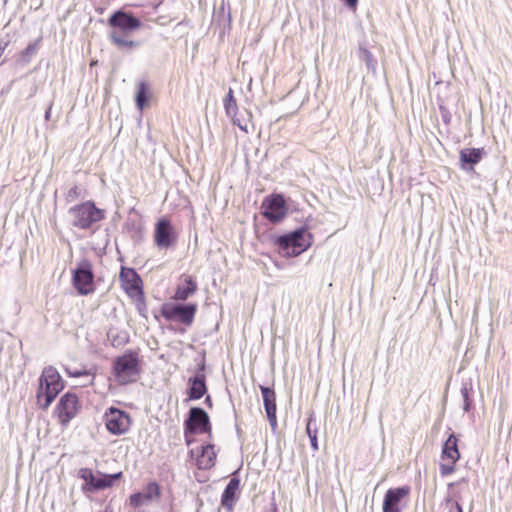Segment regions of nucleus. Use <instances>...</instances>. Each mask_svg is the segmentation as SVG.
I'll return each instance as SVG.
<instances>
[{"label":"nucleus","mask_w":512,"mask_h":512,"mask_svg":"<svg viewBox=\"0 0 512 512\" xmlns=\"http://www.w3.org/2000/svg\"><path fill=\"white\" fill-rule=\"evenodd\" d=\"M274 243L282 257H296L312 245V236L306 228L301 227L276 237Z\"/></svg>","instance_id":"1"},{"label":"nucleus","mask_w":512,"mask_h":512,"mask_svg":"<svg viewBox=\"0 0 512 512\" xmlns=\"http://www.w3.org/2000/svg\"><path fill=\"white\" fill-rule=\"evenodd\" d=\"M63 387L58 371L52 366L45 367L39 378V388L36 395L39 407L46 410Z\"/></svg>","instance_id":"2"},{"label":"nucleus","mask_w":512,"mask_h":512,"mask_svg":"<svg viewBox=\"0 0 512 512\" xmlns=\"http://www.w3.org/2000/svg\"><path fill=\"white\" fill-rule=\"evenodd\" d=\"M68 214L72 218V226L82 230L93 229L94 224L105 218V211L97 208L92 201H86L71 207Z\"/></svg>","instance_id":"3"},{"label":"nucleus","mask_w":512,"mask_h":512,"mask_svg":"<svg viewBox=\"0 0 512 512\" xmlns=\"http://www.w3.org/2000/svg\"><path fill=\"white\" fill-rule=\"evenodd\" d=\"M113 374L116 382L120 385L135 382L140 374L137 354L129 352L116 357L113 362Z\"/></svg>","instance_id":"4"},{"label":"nucleus","mask_w":512,"mask_h":512,"mask_svg":"<svg viewBox=\"0 0 512 512\" xmlns=\"http://www.w3.org/2000/svg\"><path fill=\"white\" fill-rule=\"evenodd\" d=\"M197 312L196 303H169L161 308V315L168 321H178L186 326H191Z\"/></svg>","instance_id":"5"},{"label":"nucleus","mask_w":512,"mask_h":512,"mask_svg":"<svg viewBox=\"0 0 512 512\" xmlns=\"http://www.w3.org/2000/svg\"><path fill=\"white\" fill-rule=\"evenodd\" d=\"M107 430L113 435H122L129 431L132 419L130 415L116 407H110L104 414Z\"/></svg>","instance_id":"6"},{"label":"nucleus","mask_w":512,"mask_h":512,"mask_svg":"<svg viewBox=\"0 0 512 512\" xmlns=\"http://www.w3.org/2000/svg\"><path fill=\"white\" fill-rule=\"evenodd\" d=\"M72 281L80 295H88L94 292V273L89 261H82L73 271Z\"/></svg>","instance_id":"7"},{"label":"nucleus","mask_w":512,"mask_h":512,"mask_svg":"<svg viewBox=\"0 0 512 512\" xmlns=\"http://www.w3.org/2000/svg\"><path fill=\"white\" fill-rule=\"evenodd\" d=\"M185 435L202 434L211 432V423L207 412L200 407H192L189 410L188 417L184 422Z\"/></svg>","instance_id":"8"},{"label":"nucleus","mask_w":512,"mask_h":512,"mask_svg":"<svg viewBox=\"0 0 512 512\" xmlns=\"http://www.w3.org/2000/svg\"><path fill=\"white\" fill-rule=\"evenodd\" d=\"M154 243L159 249H168L177 243V233L166 218L159 219L154 228Z\"/></svg>","instance_id":"9"},{"label":"nucleus","mask_w":512,"mask_h":512,"mask_svg":"<svg viewBox=\"0 0 512 512\" xmlns=\"http://www.w3.org/2000/svg\"><path fill=\"white\" fill-rule=\"evenodd\" d=\"M79 408V400L75 394L67 392L62 395L55 410L61 425L67 426L76 417Z\"/></svg>","instance_id":"10"},{"label":"nucleus","mask_w":512,"mask_h":512,"mask_svg":"<svg viewBox=\"0 0 512 512\" xmlns=\"http://www.w3.org/2000/svg\"><path fill=\"white\" fill-rule=\"evenodd\" d=\"M263 216L271 222L281 221L287 214L288 208L282 195L267 197L262 204Z\"/></svg>","instance_id":"11"},{"label":"nucleus","mask_w":512,"mask_h":512,"mask_svg":"<svg viewBox=\"0 0 512 512\" xmlns=\"http://www.w3.org/2000/svg\"><path fill=\"white\" fill-rule=\"evenodd\" d=\"M108 24L112 30L132 33L140 28L141 21L131 13L117 10L109 17Z\"/></svg>","instance_id":"12"},{"label":"nucleus","mask_w":512,"mask_h":512,"mask_svg":"<svg viewBox=\"0 0 512 512\" xmlns=\"http://www.w3.org/2000/svg\"><path fill=\"white\" fill-rule=\"evenodd\" d=\"M409 493L410 487L406 485L388 489L383 500V512H401L402 501L409 495Z\"/></svg>","instance_id":"13"},{"label":"nucleus","mask_w":512,"mask_h":512,"mask_svg":"<svg viewBox=\"0 0 512 512\" xmlns=\"http://www.w3.org/2000/svg\"><path fill=\"white\" fill-rule=\"evenodd\" d=\"M119 280L121 287L128 294L141 293V278L133 268L122 267Z\"/></svg>","instance_id":"14"},{"label":"nucleus","mask_w":512,"mask_h":512,"mask_svg":"<svg viewBox=\"0 0 512 512\" xmlns=\"http://www.w3.org/2000/svg\"><path fill=\"white\" fill-rule=\"evenodd\" d=\"M261 394L263 397V403L265 412L273 430L277 428V416H276V395L275 391L266 386H260Z\"/></svg>","instance_id":"15"},{"label":"nucleus","mask_w":512,"mask_h":512,"mask_svg":"<svg viewBox=\"0 0 512 512\" xmlns=\"http://www.w3.org/2000/svg\"><path fill=\"white\" fill-rule=\"evenodd\" d=\"M196 291V281L191 276L182 275L173 298L178 301H185Z\"/></svg>","instance_id":"16"},{"label":"nucleus","mask_w":512,"mask_h":512,"mask_svg":"<svg viewBox=\"0 0 512 512\" xmlns=\"http://www.w3.org/2000/svg\"><path fill=\"white\" fill-rule=\"evenodd\" d=\"M188 396L190 400H198L207 392L206 377L204 373L195 374L188 381Z\"/></svg>","instance_id":"17"},{"label":"nucleus","mask_w":512,"mask_h":512,"mask_svg":"<svg viewBox=\"0 0 512 512\" xmlns=\"http://www.w3.org/2000/svg\"><path fill=\"white\" fill-rule=\"evenodd\" d=\"M483 149L465 148L460 151L461 168L467 171L473 170V166L482 159Z\"/></svg>","instance_id":"18"},{"label":"nucleus","mask_w":512,"mask_h":512,"mask_svg":"<svg viewBox=\"0 0 512 512\" xmlns=\"http://www.w3.org/2000/svg\"><path fill=\"white\" fill-rule=\"evenodd\" d=\"M459 458L458 440L454 434H451L443 444L442 461H452V463H456Z\"/></svg>","instance_id":"19"},{"label":"nucleus","mask_w":512,"mask_h":512,"mask_svg":"<svg viewBox=\"0 0 512 512\" xmlns=\"http://www.w3.org/2000/svg\"><path fill=\"white\" fill-rule=\"evenodd\" d=\"M240 480L236 477H233L229 480L228 484L226 485L222 497H221V504L223 507L231 509L234 505L236 492L239 489Z\"/></svg>","instance_id":"20"},{"label":"nucleus","mask_w":512,"mask_h":512,"mask_svg":"<svg viewBox=\"0 0 512 512\" xmlns=\"http://www.w3.org/2000/svg\"><path fill=\"white\" fill-rule=\"evenodd\" d=\"M111 42L121 51L131 52L140 46L139 41L121 39L116 32H109Z\"/></svg>","instance_id":"21"},{"label":"nucleus","mask_w":512,"mask_h":512,"mask_svg":"<svg viewBox=\"0 0 512 512\" xmlns=\"http://www.w3.org/2000/svg\"><path fill=\"white\" fill-rule=\"evenodd\" d=\"M136 106L139 110H143L149 102V90L148 85L145 82H140L138 85L136 97Z\"/></svg>","instance_id":"22"},{"label":"nucleus","mask_w":512,"mask_h":512,"mask_svg":"<svg viewBox=\"0 0 512 512\" xmlns=\"http://www.w3.org/2000/svg\"><path fill=\"white\" fill-rule=\"evenodd\" d=\"M216 457V454L214 452V446L213 445H207L203 447L202 449V455L201 460H199L200 465L204 467H209L214 464V459Z\"/></svg>","instance_id":"23"},{"label":"nucleus","mask_w":512,"mask_h":512,"mask_svg":"<svg viewBox=\"0 0 512 512\" xmlns=\"http://www.w3.org/2000/svg\"><path fill=\"white\" fill-rule=\"evenodd\" d=\"M224 108L228 116H234L237 112V103L233 95V90L230 88L226 97L224 98Z\"/></svg>","instance_id":"24"},{"label":"nucleus","mask_w":512,"mask_h":512,"mask_svg":"<svg viewBox=\"0 0 512 512\" xmlns=\"http://www.w3.org/2000/svg\"><path fill=\"white\" fill-rule=\"evenodd\" d=\"M360 59L365 62L368 70L375 71L376 68V60L374 59L372 53L366 48H360Z\"/></svg>","instance_id":"25"},{"label":"nucleus","mask_w":512,"mask_h":512,"mask_svg":"<svg viewBox=\"0 0 512 512\" xmlns=\"http://www.w3.org/2000/svg\"><path fill=\"white\" fill-rule=\"evenodd\" d=\"M146 500H152L155 497L160 496V487L156 482H150L143 494Z\"/></svg>","instance_id":"26"},{"label":"nucleus","mask_w":512,"mask_h":512,"mask_svg":"<svg viewBox=\"0 0 512 512\" xmlns=\"http://www.w3.org/2000/svg\"><path fill=\"white\" fill-rule=\"evenodd\" d=\"M111 487V481L106 477V474H103L101 477H95L92 488L90 490H101Z\"/></svg>","instance_id":"27"},{"label":"nucleus","mask_w":512,"mask_h":512,"mask_svg":"<svg viewBox=\"0 0 512 512\" xmlns=\"http://www.w3.org/2000/svg\"><path fill=\"white\" fill-rule=\"evenodd\" d=\"M471 388H468L467 385H463L461 388V395L463 398V410L465 412H469L472 408V399L470 398L469 392Z\"/></svg>","instance_id":"28"},{"label":"nucleus","mask_w":512,"mask_h":512,"mask_svg":"<svg viewBox=\"0 0 512 512\" xmlns=\"http://www.w3.org/2000/svg\"><path fill=\"white\" fill-rule=\"evenodd\" d=\"M78 476L92 488L96 476L90 468H81L78 472Z\"/></svg>","instance_id":"29"},{"label":"nucleus","mask_w":512,"mask_h":512,"mask_svg":"<svg viewBox=\"0 0 512 512\" xmlns=\"http://www.w3.org/2000/svg\"><path fill=\"white\" fill-rule=\"evenodd\" d=\"M66 371L69 374V376H72V377H82V376L88 377L89 378L88 381L86 383H83V386L93 383L94 376L91 374L90 371H87V370H73L72 371L70 369H66Z\"/></svg>","instance_id":"30"},{"label":"nucleus","mask_w":512,"mask_h":512,"mask_svg":"<svg viewBox=\"0 0 512 512\" xmlns=\"http://www.w3.org/2000/svg\"><path fill=\"white\" fill-rule=\"evenodd\" d=\"M81 196V190L77 185H74L71 187L66 193H65V200L68 203L74 202Z\"/></svg>","instance_id":"31"},{"label":"nucleus","mask_w":512,"mask_h":512,"mask_svg":"<svg viewBox=\"0 0 512 512\" xmlns=\"http://www.w3.org/2000/svg\"><path fill=\"white\" fill-rule=\"evenodd\" d=\"M445 512H463L461 505L452 500L450 497H447L445 500Z\"/></svg>","instance_id":"32"},{"label":"nucleus","mask_w":512,"mask_h":512,"mask_svg":"<svg viewBox=\"0 0 512 512\" xmlns=\"http://www.w3.org/2000/svg\"><path fill=\"white\" fill-rule=\"evenodd\" d=\"M454 465L455 463H452V461H443L440 464V473L442 476H448L454 472Z\"/></svg>","instance_id":"33"},{"label":"nucleus","mask_w":512,"mask_h":512,"mask_svg":"<svg viewBox=\"0 0 512 512\" xmlns=\"http://www.w3.org/2000/svg\"><path fill=\"white\" fill-rule=\"evenodd\" d=\"M143 493H134L130 496V504L132 506L138 507L143 503L144 500Z\"/></svg>","instance_id":"34"},{"label":"nucleus","mask_w":512,"mask_h":512,"mask_svg":"<svg viewBox=\"0 0 512 512\" xmlns=\"http://www.w3.org/2000/svg\"><path fill=\"white\" fill-rule=\"evenodd\" d=\"M307 433L310 438L311 446L314 450L318 449L316 431L312 432L310 429V423L307 424Z\"/></svg>","instance_id":"35"},{"label":"nucleus","mask_w":512,"mask_h":512,"mask_svg":"<svg viewBox=\"0 0 512 512\" xmlns=\"http://www.w3.org/2000/svg\"><path fill=\"white\" fill-rule=\"evenodd\" d=\"M121 476L122 472L106 475V477L111 481V486L113 485L114 481L119 479Z\"/></svg>","instance_id":"36"},{"label":"nucleus","mask_w":512,"mask_h":512,"mask_svg":"<svg viewBox=\"0 0 512 512\" xmlns=\"http://www.w3.org/2000/svg\"><path fill=\"white\" fill-rule=\"evenodd\" d=\"M110 32H116L121 39H130V34L129 32H122L120 30H111Z\"/></svg>","instance_id":"37"},{"label":"nucleus","mask_w":512,"mask_h":512,"mask_svg":"<svg viewBox=\"0 0 512 512\" xmlns=\"http://www.w3.org/2000/svg\"><path fill=\"white\" fill-rule=\"evenodd\" d=\"M205 370V362L202 361V363L198 366L195 374L204 373Z\"/></svg>","instance_id":"38"},{"label":"nucleus","mask_w":512,"mask_h":512,"mask_svg":"<svg viewBox=\"0 0 512 512\" xmlns=\"http://www.w3.org/2000/svg\"><path fill=\"white\" fill-rule=\"evenodd\" d=\"M345 3L349 6V7H355L358 3V0H344Z\"/></svg>","instance_id":"39"},{"label":"nucleus","mask_w":512,"mask_h":512,"mask_svg":"<svg viewBox=\"0 0 512 512\" xmlns=\"http://www.w3.org/2000/svg\"><path fill=\"white\" fill-rule=\"evenodd\" d=\"M51 109H52V105H50V106L48 107V109L46 110V112H45V120H47V121L50 119V116H51Z\"/></svg>","instance_id":"40"},{"label":"nucleus","mask_w":512,"mask_h":512,"mask_svg":"<svg viewBox=\"0 0 512 512\" xmlns=\"http://www.w3.org/2000/svg\"><path fill=\"white\" fill-rule=\"evenodd\" d=\"M205 403H206L209 407H211V406H212V400H211V397H210L209 395H208V396H206V398H205Z\"/></svg>","instance_id":"41"},{"label":"nucleus","mask_w":512,"mask_h":512,"mask_svg":"<svg viewBox=\"0 0 512 512\" xmlns=\"http://www.w3.org/2000/svg\"><path fill=\"white\" fill-rule=\"evenodd\" d=\"M34 51V46L32 45H29L27 48H26V53H32Z\"/></svg>","instance_id":"42"},{"label":"nucleus","mask_w":512,"mask_h":512,"mask_svg":"<svg viewBox=\"0 0 512 512\" xmlns=\"http://www.w3.org/2000/svg\"><path fill=\"white\" fill-rule=\"evenodd\" d=\"M238 126H239V128H240L241 130L247 131V129H246V127H245V126H242V125H240V124H238Z\"/></svg>","instance_id":"43"},{"label":"nucleus","mask_w":512,"mask_h":512,"mask_svg":"<svg viewBox=\"0 0 512 512\" xmlns=\"http://www.w3.org/2000/svg\"><path fill=\"white\" fill-rule=\"evenodd\" d=\"M3 50H4V48H0V53H2Z\"/></svg>","instance_id":"44"}]
</instances>
